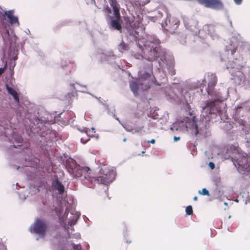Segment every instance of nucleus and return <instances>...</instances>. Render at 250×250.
I'll list each match as a JSON object with an SVG mask.
<instances>
[{
	"mask_svg": "<svg viewBox=\"0 0 250 250\" xmlns=\"http://www.w3.org/2000/svg\"><path fill=\"white\" fill-rule=\"evenodd\" d=\"M232 157V161L238 170L244 173H250V158L246 153L239 152Z\"/></svg>",
	"mask_w": 250,
	"mask_h": 250,
	"instance_id": "9",
	"label": "nucleus"
},
{
	"mask_svg": "<svg viewBox=\"0 0 250 250\" xmlns=\"http://www.w3.org/2000/svg\"><path fill=\"white\" fill-rule=\"evenodd\" d=\"M67 209H66V211L65 212V213H66Z\"/></svg>",
	"mask_w": 250,
	"mask_h": 250,
	"instance_id": "57",
	"label": "nucleus"
},
{
	"mask_svg": "<svg viewBox=\"0 0 250 250\" xmlns=\"http://www.w3.org/2000/svg\"><path fill=\"white\" fill-rule=\"evenodd\" d=\"M109 3L112 7L115 18L110 17V21L108 23L109 28L111 30L119 31L121 32L122 26L120 23L119 20L121 16L119 12L120 6L116 0H108Z\"/></svg>",
	"mask_w": 250,
	"mask_h": 250,
	"instance_id": "11",
	"label": "nucleus"
},
{
	"mask_svg": "<svg viewBox=\"0 0 250 250\" xmlns=\"http://www.w3.org/2000/svg\"><path fill=\"white\" fill-rule=\"evenodd\" d=\"M180 139V137L174 136V142H177Z\"/></svg>",
	"mask_w": 250,
	"mask_h": 250,
	"instance_id": "38",
	"label": "nucleus"
},
{
	"mask_svg": "<svg viewBox=\"0 0 250 250\" xmlns=\"http://www.w3.org/2000/svg\"><path fill=\"white\" fill-rule=\"evenodd\" d=\"M197 196H195L194 198H193V200L194 201H197Z\"/></svg>",
	"mask_w": 250,
	"mask_h": 250,
	"instance_id": "46",
	"label": "nucleus"
},
{
	"mask_svg": "<svg viewBox=\"0 0 250 250\" xmlns=\"http://www.w3.org/2000/svg\"><path fill=\"white\" fill-rule=\"evenodd\" d=\"M76 237L77 238H80V234H76Z\"/></svg>",
	"mask_w": 250,
	"mask_h": 250,
	"instance_id": "48",
	"label": "nucleus"
},
{
	"mask_svg": "<svg viewBox=\"0 0 250 250\" xmlns=\"http://www.w3.org/2000/svg\"><path fill=\"white\" fill-rule=\"evenodd\" d=\"M182 40H179L180 43L182 44H184L186 43V41L185 40V36L184 35H182Z\"/></svg>",
	"mask_w": 250,
	"mask_h": 250,
	"instance_id": "31",
	"label": "nucleus"
},
{
	"mask_svg": "<svg viewBox=\"0 0 250 250\" xmlns=\"http://www.w3.org/2000/svg\"><path fill=\"white\" fill-rule=\"evenodd\" d=\"M126 29L130 37L136 42L138 41V46L141 51L140 52L136 51H132V56L137 60L145 58L148 62L145 68V71H147V65L149 62L152 64V61L160 57L158 62L159 66L165 71L166 69H167L170 71L172 75L174 74L172 60H167L165 55H161L160 41L155 36L153 35H147L146 40H145L143 38H139L138 32L131 24L129 26L127 25Z\"/></svg>",
	"mask_w": 250,
	"mask_h": 250,
	"instance_id": "1",
	"label": "nucleus"
},
{
	"mask_svg": "<svg viewBox=\"0 0 250 250\" xmlns=\"http://www.w3.org/2000/svg\"><path fill=\"white\" fill-rule=\"evenodd\" d=\"M147 142H148V143L154 144V143H155V139H151V140H148V141H147Z\"/></svg>",
	"mask_w": 250,
	"mask_h": 250,
	"instance_id": "39",
	"label": "nucleus"
},
{
	"mask_svg": "<svg viewBox=\"0 0 250 250\" xmlns=\"http://www.w3.org/2000/svg\"><path fill=\"white\" fill-rule=\"evenodd\" d=\"M228 125V123H226V125Z\"/></svg>",
	"mask_w": 250,
	"mask_h": 250,
	"instance_id": "55",
	"label": "nucleus"
},
{
	"mask_svg": "<svg viewBox=\"0 0 250 250\" xmlns=\"http://www.w3.org/2000/svg\"><path fill=\"white\" fill-rule=\"evenodd\" d=\"M248 46V43L243 41L239 34L234 33L230 39L229 44L226 46L225 54L228 56L227 59L228 60L226 59L224 55H221V60L227 62L226 67L232 76L231 79L234 80L236 84H240L247 81L250 86V67L243 66L242 57L241 56L238 58H233L232 62L230 60L231 59V56Z\"/></svg>",
	"mask_w": 250,
	"mask_h": 250,
	"instance_id": "2",
	"label": "nucleus"
},
{
	"mask_svg": "<svg viewBox=\"0 0 250 250\" xmlns=\"http://www.w3.org/2000/svg\"><path fill=\"white\" fill-rule=\"evenodd\" d=\"M91 130L92 131L95 132V129L94 127H91Z\"/></svg>",
	"mask_w": 250,
	"mask_h": 250,
	"instance_id": "47",
	"label": "nucleus"
},
{
	"mask_svg": "<svg viewBox=\"0 0 250 250\" xmlns=\"http://www.w3.org/2000/svg\"><path fill=\"white\" fill-rule=\"evenodd\" d=\"M204 29L207 30L208 34L212 40H217L220 37V35L218 33L216 27L212 25H205Z\"/></svg>",
	"mask_w": 250,
	"mask_h": 250,
	"instance_id": "15",
	"label": "nucleus"
},
{
	"mask_svg": "<svg viewBox=\"0 0 250 250\" xmlns=\"http://www.w3.org/2000/svg\"><path fill=\"white\" fill-rule=\"evenodd\" d=\"M20 168V167L18 166L17 167V169H18L19 168Z\"/></svg>",
	"mask_w": 250,
	"mask_h": 250,
	"instance_id": "51",
	"label": "nucleus"
},
{
	"mask_svg": "<svg viewBox=\"0 0 250 250\" xmlns=\"http://www.w3.org/2000/svg\"><path fill=\"white\" fill-rule=\"evenodd\" d=\"M229 24H230V26H232V22H231V21L230 20H229Z\"/></svg>",
	"mask_w": 250,
	"mask_h": 250,
	"instance_id": "45",
	"label": "nucleus"
},
{
	"mask_svg": "<svg viewBox=\"0 0 250 250\" xmlns=\"http://www.w3.org/2000/svg\"><path fill=\"white\" fill-rule=\"evenodd\" d=\"M116 175V172L114 169L104 165L100 170V175L95 177L94 181L98 184L108 185L114 180Z\"/></svg>",
	"mask_w": 250,
	"mask_h": 250,
	"instance_id": "10",
	"label": "nucleus"
},
{
	"mask_svg": "<svg viewBox=\"0 0 250 250\" xmlns=\"http://www.w3.org/2000/svg\"><path fill=\"white\" fill-rule=\"evenodd\" d=\"M91 3L92 4H95V0H91Z\"/></svg>",
	"mask_w": 250,
	"mask_h": 250,
	"instance_id": "44",
	"label": "nucleus"
},
{
	"mask_svg": "<svg viewBox=\"0 0 250 250\" xmlns=\"http://www.w3.org/2000/svg\"><path fill=\"white\" fill-rule=\"evenodd\" d=\"M72 86L73 87V89L78 91H83L82 89V86L78 83H75L72 84Z\"/></svg>",
	"mask_w": 250,
	"mask_h": 250,
	"instance_id": "25",
	"label": "nucleus"
},
{
	"mask_svg": "<svg viewBox=\"0 0 250 250\" xmlns=\"http://www.w3.org/2000/svg\"><path fill=\"white\" fill-rule=\"evenodd\" d=\"M47 227L44 222L39 219H37L30 227L29 230L31 233H34L43 237L45 235Z\"/></svg>",
	"mask_w": 250,
	"mask_h": 250,
	"instance_id": "12",
	"label": "nucleus"
},
{
	"mask_svg": "<svg viewBox=\"0 0 250 250\" xmlns=\"http://www.w3.org/2000/svg\"><path fill=\"white\" fill-rule=\"evenodd\" d=\"M6 67V63L5 64V65L3 67L0 68V75L3 73Z\"/></svg>",
	"mask_w": 250,
	"mask_h": 250,
	"instance_id": "34",
	"label": "nucleus"
},
{
	"mask_svg": "<svg viewBox=\"0 0 250 250\" xmlns=\"http://www.w3.org/2000/svg\"><path fill=\"white\" fill-rule=\"evenodd\" d=\"M235 4L239 5L242 4L243 0H233Z\"/></svg>",
	"mask_w": 250,
	"mask_h": 250,
	"instance_id": "32",
	"label": "nucleus"
},
{
	"mask_svg": "<svg viewBox=\"0 0 250 250\" xmlns=\"http://www.w3.org/2000/svg\"><path fill=\"white\" fill-rule=\"evenodd\" d=\"M234 119L235 125L245 133L247 141H250V100L240 103L235 107Z\"/></svg>",
	"mask_w": 250,
	"mask_h": 250,
	"instance_id": "5",
	"label": "nucleus"
},
{
	"mask_svg": "<svg viewBox=\"0 0 250 250\" xmlns=\"http://www.w3.org/2000/svg\"><path fill=\"white\" fill-rule=\"evenodd\" d=\"M72 246L74 250H82V246L80 244L76 245L74 244H72Z\"/></svg>",
	"mask_w": 250,
	"mask_h": 250,
	"instance_id": "30",
	"label": "nucleus"
},
{
	"mask_svg": "<svg viewBox=\"0 0 250 250\" xmlns=\"http://www.w3.org/2000/svg\"><path fill=\"white\" fill-rule=\"evenodd\" d=\"M220 105L218 106L206 104L202 106L200 121H197L195 116L191 118L186 117L184 119L181 126H184L185 130H190L195 135L200 134L207 136L209 132V123L211 120L215 119L217 115L222 120L226 119V104L220 103Z\"/></svg>",
	"mask_w": 250,
	"mask_h": 250,
	"instance_id": "3",
	"label": "nucleus"
},
{
	"mask_svg": "<svg viewBox=\"0 0 250 250\" xmlns=\"http://www.w3.org/2000/svg\"><path fill=\"white\" fill-rule=\"evenodd\" d=\"M152 70V64L149 62L147 65V71L140 70L139 78L130 82V88L135 96L138 94L139 90H146L154 83L155 78L151 75Z\"/></svg>",
	"mask_w": 250,
	"mask_h": 250,
	"instance_id": "6",
	"label": "nucleus"
},
{
	"mask_svg": "<svg viewBox=\"0 0 250 250\" xmlns=\"http://www.w3.org/2000/svg\"><path fill=\"white\" fill-rule=\"evenodd\" d=\"M97 58H100L101 62H106L109 64H113L115 62L117 56L115 55L112 51H106L103 53H99L96 55Z\"/></svg>",
	"mask_w": 250,
	"mask_h": 250,
	"instance_id": "14",
	"label": "nucleus"
},
{
	"mask_svg": "<svg viewBox=\"0 0 250 250\" xmlns=\"http://www.w3.org/2000/svg\"><path fill=\"white\" fill-rule=\"evenodd\" d=\"M186 212L187 214L190 215L193 213L192 208L191 206L189 205L186 208Z\"/></svg>",
	"mask_w": 250,
	"mask_h": 250,
	"instance_id": "27",
	"label": "nucleus"
},
{
	"mask_svg": "<svg viewBox=\"0 0 250 250\" xmlns=\"http://www.w3.org/2000/svg\"><path fill=\"white\" fill-rule=\"evenodd\" d=\"M224 205H225V206H228V203H227V202H225V203H224Z\"/></svg>",
	"mask_w": 250,
	"mask_h": 250,
	"instance_id": "49",
	"label": "nucleus"
},
{
	"mask_svg": "<svg viewBox=\"0 0 250 250\" xmlns=\"http://www.w3.org/2000/svg\"><path fill=\"white\" fill-rule=\"evenodd\" d=\"M61 67L62 69H63L66 73H71L72 70L74 68V64L70 62L69 61H67V60L62 61L61 63Z\"/></svg>",
	"mask_w": 250,
	"mask_h": 250,
	"instance_id": "18",
	"label": "nucleus"
},
{
	"mask_svg": "<svg viewBox=\"0 0 250 250\" xmlns=\"http://www.w3.org/2000/svg\"><path fill=\"white\" fill-rule=\"evenodd\" d=\"M25 32L27 34H30V30L29 29H26V30L25 31Z\"/></svg>",
	"mask_w": 250,
	"mask_h": 250,
	"instance_id": "43",
	"label": "nucleus"
},
{
	"mask_svg": "<svg viewBox=\"0 0 250 250\" xmlns=\"http://www.w3.org/2000/svg\"><path fill=\"white\" fill-rule=\"evenodd\" d=\"M170 129H172V130L173 129V127H172L170 128Z\"/></svg>",
	"mask_w": 250,
	"mask_h": 250,
	"instance_id": "54",
	"label": "nucleus"
},
{
	"mask_svg": "<svg viewBox=\"0 0 250 250\" xmlns=\"http://www.w3.org/2000/svg\"><path fill=\"white\" fill-rule=\"evenodd\" d=\"M115 111V110L111 112V113L112 114L113 117L116 119L117 120V121H118L119 123L122 125V126L128 132H130L131 131V129H132V128L129 126V125H125L123 124L121 121L119 120V118H118L117 117H116V116L115 115V114H114V112Z\"/></svg>",
	"mask_w": 250,
	"mask_h": 250,
	"instance_id": "22",
	"label": "nucleus"
},
{
	"mask_svg": "<svg viewBox=\"0 0 250 250\" xmlns=\"http://www.w3.org/2000/svg\"><path fill=\"white\" fill-rule=\"evenodd\" d=\"M19 197L21 199H25L27 198V196L23 195V196H22L21 195H19Z\"/></svg>",
	"mask_w": 250,
	"mask_h": 250,
	"instance_id": "40",
	"label": "nucleus"
},
{
	"mask_svg": "<svg viewBox=\"0 0 250 250\" xmlns=\"http://www.w3.org/2000/svg\"><path fill=\"white\" fill-rule=\"evenodd\" d=\"M230 217H231V215H229V218H230Z\"/></svg>",
	"mask_w": 250,
	"mask_h": 250,
	"instance_id": "53",
	"label": "nucleus"
},
{
	"mask_svg": "<svg viewBox=\"0 0 250 250\" xmlns=\"http://www.w3.org/2000/svg\"><path fill=\"white\" fill-rule=\"evenodd\" d=\"M53 188L58 190L59 194L63 193L64 188L63 185L58 180H56L53 183Z\"/></svg>",
	"mask_w": 250,
	"mask_h": 250,
	"instance_id": "21",
	"label": "nucleus"
},
{
	"mask_svg": "<svg viewBox=\"0 0 250 250\" xmlns=\"http://www.w3.org/2000/svg\"><path fill=\"white\" fill-rule=\"evenodd\" d=\"M66 167L73 177L80 180L84 184L92 183L94 181L95 177L91 176L89 167H81L73 159L70 158L67 160Z\"/></svg>",
	"mask_w": 250,
	"mask_h": 250,
	"instance_id": "7",
	"label": "nucleus"
},
{
	"mask_svg": "<svg viewBox=\"0 0 250 250\" xmlns=\"http://www.w3.org/2000/svg\"><path fill=\"white\" fill-rule=\"evenodd\" d=\"M198 2L207 8L220 10L223 8L224 5L221 0H197Z\"/></svg>",
	"mask_w": 250,
	"mask_h": 250,
	"instance_id": "13",
	"label": "nucleus"
},
{
	"mask_svg": "<svg viewBox=\"0 0 250 250\" xmlns=\"http://www.w3.org/2000/svg\"><path fill=\"white\" fill-rule=\"evenodd\" d=\"M88 140H89L88 139H86V140H84L83 138H81V141L82 143L85 144L88 141Z\"/></svg>",
	"mask_w": 250,
	"mask_h": 250,
	"instance_id": "37",
	"label": "nucleus"
},
{
	"mask_svg": "<svg viewBox=\"0 0 250 250\" xmlns=\"http://www.w3.org/2000/svg\"><path fill=\"white\" fill-rule=\"evenodd\" d=\"M128 45L122 40L118 45V49L121 53H123L128 50Z\"/></svg>",
	"mask_w": 250,
	"mask_h": 250,
	"instance_id": "23",
	"label": "nucleus"
},
{
	"mask_svg": "<svg viewBox=\"0 0 250 250\" xmlns=\"http://www.w3.org/2000/svg\"><path fill=\"white\" fill-rule=\"evenodd\" d=\"M143 127V126L132 128V129H131V132L133 134L140 132L142 130Z\"/></svg>",
	"mask_w": 250,
	"mask_h": 250,
	"instance_id": "29",
	"label": "nucleus"
},
{
	"mask_svg": "<svg viewBox=\"0 0 250 250\" xmlns=\"http://www.w3.org/2000/svg\"><path fill=\"white\" fill-rule=\"evenodd\" d=\"M37 240H39V238H37Z\"/></svg>",
	"mask_w": 250,
	"mask_h": 250,
	"instance_id": "58",
	"label": "nucleus"
},
{
	"mask_svg": "<svg viewBox=\"0 0 250 250\" xmlns=\"http://www.w3.org/2000/svg\"><path fill=\"white\" fill-rule=\"evenodd\" d=\"M156 18L161 24L162 27L169 32H174L179 26V20L175 17H171L167 10L164 8L159 10Z\"/></svg>",
	"mask_w": 250,
	"mask_h": 250,
	"instance_id": "8",
	"label": "nucleus"
},
{
	"mask_svg": "<svg viewBox=\"0 0 250 250\" xmlns=\"http://www.w3.org/2000/svg\"><path fill=\"white\" fill-rule=\"evenodd\" d=\"M192 22L193 23V26L190 25L188 23H186L185 21H184V24L186 27L193 32V34L194 35H197V34H200V31L199 30L198 28L196 27L197 23L194 21H190V22Z\"/></svg>",
	"mask_w": 250,
	"mask_h": 250,
	"instance_id": "19",
	"label": "nucleus"
},
{
	"mask_svg": "<svg viewBox=\"0 0 250 250\" xmlns=\"http://www.w3.org/2000/svg\"><path fill=\"white\" fill-rule=\"evenodd\" d=\"M88 129L87 128H85L84 129V132L86 133L87 135H88Z\"/></svg>",
	"mask_w": 250,
	"mask_h": 250,
	"instance_id": "42",
	"label": "nucleus"
},
{
	"mask_svg": "<svg viewBox=\"0 0 250 250\" xmlns=\"http://www.w3.org/2000/svg\"><path fill=\"white\" fill-rule=\"evenodd\" d=\"M199 193L203 195L209 196L210 194L209 191L206 188H203L202 190H199Z\"/></svg>",
	"mask_w": 250,
	"mask_h": 250,
	"instance_id": "26",
	"label": "nucleus"
},
{
	"mask_svg": "<svg viewBox=\"0 0 250 250\" xmlns=\"http://www.w3.org/2000/svg\"><path fill=\"white\" fill-rule=\"evenodd\" d=\"M6 89L8 92V93L10 94L11 96H13L14 98L15 101L19 104L20 102L19 98L18 95V93L17 91L14 89L13 88H11L9 86H8V84L5 85Z\"/></svg>",
	"mask_w": 250,
	"mask_h": 250,
	"instance_id": "20",
	"label": "nucleus"
},
{
	"mask_svg": "<svg viewBox=\"0 0 250 250\" xmlns=\"http://www.w3.org/2000/svg\"><path fill=\"white\" fill-rule=\"evenodd\" d=\"M14 10H11L6 11L4 12V15L6 16L7 20L9 23L12 25L16 24L18 26L19 25L18 18L13 15Z\"/></svg>",
	"mask_w": 250,
	"mask_h": 250,
	"instance_id": "16",
	"label": "nucleus"
},
{
	"mask_svg": "<svg viewBox=\"0 0 250 250\" xmlns=\"http://www.w3.org/2000/svg\"><path fill=\"white\" fill-rule=\"evenodd\" d=\"M208 166L211 169H213L215 167V165L212 162H210L209 163H208Z\"/></svg>",
	"mask_w": 250,
	"mask_h": 250,
	"instance_id": "33",
	"label": "nucleus"
},
{
	"mask_svg": "<svg viewBox=\"0 0 250 250\" xmlns=\"http://www.w3.org/2000/svg\"><path fill=\"white\" fill-rule=\"evenodd\" d=\"M126 138H124V139H123V142H126Z\"/></svg>",
	"mask_w": 250,
	"mask_h": 250,
	"instance_id": "50",
	"label": "nucleus"
},
{
	"mask_svg": "<svg viewBox=\"0 0 250 250\" xmlns=\"http://www.w3.org/2000/svg\"><path fill=\"white\" fill-rule=\"evenodd\" d=\"M134 5L137 6H142L148 3L150 0H136Z\"/></svg>",
	"mask_w": 250,
	"mask_h": 250,
	"instance_id": "24",
	"label": "nucleus"
},
{
	"mask_svg": "<svg viewBox=\"0 0 250 250\" xmlns=\"http://www.w3.org/2000/svg\"><path fill=\"white\" fill-rule=\"evenodd\" d=\"M56 212L57 215L60 217L63 211V207L61 206L58 208H55Z\"/></svg>",
	"mask_w": 250,
	"mask_h": 250,
	"instance_id": "28",
	"label": "nucleus"
},
{
	"mask_svg": "<svg viewBox=\"0 0 250 250\" xmlns=\"http://www.w3.org/2000/svg\"><path fill=\"white\" fill-rule=\"evenodd\" d=\"M208 81L207 91L208 99L206 104L220 106V104H225L223 101L228 97V89L221 85L216 86L217 78L214 74L208 75Z\"/></svg>",
	"mask_w": 250,
	"mask_h": 250,
	"instance_id": "4",
	"label": "nucleus"
},
{
	"mask_svg": "<svg viewBox=\"0 0 250 250\" xmlns=\"http://www.w3.org/2000/svg\"><path fill=\"white\" fill-rule=\"evenodd\" d=\"M101 103H102V104H103L105 106L106 109L108 111V112L109 114L110 113V111H109V109L108 105H107L106 104L104 103L103 102H101Z\"/></svg>",
	"mask_w": 250,
	"mask_h": 250,
	"instance_id": "35",
	"label": "nucleus"
},
{
	"mask_svg": "<svg viewBox=\"0 0 250 250\" xmlns=\"http://www.w3.org/2000/svg\"><path fill=\"white\" fill-rule=\"evenodd\" d=\"M15 140L18 143H21L22 141V139L21 137H18V138L15 139Z\"/></svg>",
	"mask_w": 250,
	"mask_h": 250,
	"instance_id": "36",
	"label": "nucleus"
},
{
	"mask_svg": "<svg viewBox=\"0 0 250 250\" xmlns=\"http://www.w3.org/2000/svg\"><path fill=\"white\" fill-rule=\"evenodd\" d=\"M13 60L15 61L18 59V55L16 54L12 58Z\"/></svg>",
	"mask_w": 250,
	"mask_h": 250,
	"instance_id": "41",
	"label": "nucleus"
},
{
	"mask_svg": "<svg viewBox=\"0 0 250 250\" xmlns=\"http://www.w3.org/2000/svg\"><path fill=\"white\" fill-rule=\"evenodd\" d=\"M235 201H236V202H238V200H237V199H236Z\"/></svg>",
	"mask_w": 250,
	"mask_h": 250,
	"instance_id": "56",
	"label": "nucleus"
},
{
	"mask_svg": "<svg viewBox=\"0 0 250 250\" xmlns=\"http://www.w3.org/2000/svg\"><path fill=\"white\" fill-rule=\"evenodd\" d=\"M80 213L76 211H72L70 213V216L69 217V221L67 225V228L71 229L76 223L79 217ZM73 229V228L72 229Z\"/></svg>",
	"mask_w": 250,
	"mask_h": 250,
	"instance_id": "17",
	"label": "nucleus"
},
{
	"mask_svg": "<svg viewBox=\"0 0 250 250\" xmlns=\"http://www.w3.org/2000/svg\"><path fill=\"white\" fill-rule=\"evenodd\" d=\"M25 167H27L28 166L27 165H23Z\"/></svg>",
	"mask_w": 250,
	"mask_h": 250,
	"instance_id": "52",
	"label": "nucleus"
}]
</instances>
